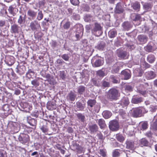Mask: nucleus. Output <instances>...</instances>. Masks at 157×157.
<instances>
[{"instance_id": "nucleus-1", "label": "nucleus", "mask_w": 157, "mask_h": 157, "mask_svg": "<svg viewBox=\"0 0 157 157\" xmlns=\"http://www.w3.org/2000/svg\"><path fill=\"white\" fill-rule=\"evenodd\" d=\"M120 96V94L118 90L114 88L110 89L107 95V98L110 101L116 100Z\"/></svg>"}, {"instance_id": "nucleus-2", "label": "nucleus", "mask_w": 157, "mask_h": 157, "mask_svg": "<svg viewBox=\"0 0 157 157\" xmlns=\"http://www.w3.org/2000/svg\"><path fill=\"white\" fill-rule=\"evenodd\" d=\"M109 129L113 132L118 131L119 128V125L118 122L115 120H113L109 122Z\"/></svg>"}, {"instance_id": "nucleus-3", "label": "nucleus", "mask_w": 157, "mask_h": 157, "mask_svg": "<svg viewBox=\"0 0 157 157\" xmlns=\"http://www.w3.org/2000/svg\"><path fill=\"white\" fill-rule=\"evenodd\" d=\"M131 111L134 117H137L141 116L142 110L140 107L133 108Z\"/></svg>"}, {"instance_id": "nucleus-4", "label": "nucleus", "mask_w": 157, "mask_h": 157, "mask_svg": "<svg viewBox=\"0 0 157 157\" xmlns=\"http://www.w3.org/2000/svg\"><path fill=\"white\" fill-rule=\"evenodd\" d=\"M145 78L147 80L153 79L156 77L157 75L155 72L152 71H148L145 74Z\"/></svg>"}, {"instance_id": "nucleus-5", "label": "nucleus", "mask_w": 157, "mask_h": 157, "mask_svg": "<svg viewBox=\"0 0 157 157\" xmlns=\"http://www.w3.org/2000/svg\"><path fill=\"white\" fill-rule=\"evenodd\" d=\"M19 140L22 143L27 142L29 140V137L27 134H21L18 138Z\"/></svg>"}, {"instance_id": "nucleus-6", "label": "nucleus", "mask_w": 157, "mask_h": 157, "mask_svg": "<svg viewBox=\"0 0 157 157\" xmlns=\"http://www.w3.org/2000/svg\"><path fill=\"white\" fill-rule=\"evenodd\" d=\"M8 11L10 14L14 16L18 12V9L15 5H12L9 7Z\"/></svg>"}, {"instance_id": "nucleus-7", "label": "nucleus", "mask_w": 157, "mask_h": 157, "mask_svg": "<svg viewBox=\"0 0 157 157\" xmlns=\"http://www.w3.org/2000/svg\"><path fill=\"white\" fill-rule=\"evenodd\" d=\"M126 148L131 150L134 149V142L132 140H127L125 142Z\"/></svg>"}, {"instance_id": "nucleus-8", "label": "nucleus", "mask_w": 157, "mask_h": 157, "mask_svg": "<svg viewBox=\"0 0 157 157\" xmlns=\"http://www.w3.org/2000/svg\"><path fill=\"white\" fill-rule=\"evenodd\" d=\"M44 77L46 78V80L49 82L50 84L54 85L56 84V80L54 79L53 77L51 76L50 74H46L45 76Z\"/></svg>"}, {"instance_id": "nucleus-9", "label": "nucleus", "mask_w": 157, "mask_h": 157, "mask_svg": "<svg viewBox=\"0 0 157 157\" xmlns=\"http://www.w3.org/2000/svg\"><path fill=\"white\" fill-rule=\"evenodd\" d=\"M124 10L122 7L120 2H118L116 5L114 9V13L116 14H121L124 12Z\"/></svg>"}, {"instance_id": "nucleus-10", "label": "nucleus", "mask_w": 157, "mask_h": 157, "mask_svg": "<svg viewBox=\"0 0 157 157\" xmlns=\"http://www.w3.org/2000/svg\"><path fill=\"white\" fill-rule=\"evenodd\" d=\"M83 32V29L82 27L78 28L75 34V37L77 39V40H79L80 35L82 36Z\"/></svg>"}, {"instance_id": "nucleus-11", "label": "nucleus", "mask_w": 157, "mask_h": 157, "mask_svg": "<svg viewBox=\"0 0 157 157\" xmlns=\"http://www.w3.org/2000/svg\"><path fill=\"white\" fill-rule=\"evenodd\" d=\"M88 128L90 132L91 133H94L96 132L98 129V127L96 124L89 125Z\"/></svg>"}, {"instance_id": "nucleus-12", "label": "nucleus", "mask_w": 157, "mask_h": 157, "mask_svg": "<svg viewBox=\"0 0 157 157\" xmlns=\"http://www.w3.org/2000/svg\"><path fill=\"white\" fill-rule=\"evenodd\" d=\"M20 27L18 25L14 24L11 27L10 32L12 33H18L19 32Z\"/></svg>"}, {"instance_id": "nucleus-13", "label": "nucleus", "mask_w": 157, "mask_h": 157, "mask_svg": "<svg viewBox=\"0 0 157 157\" xmlns=\"http://www.w3.org/2000/svg\"><path fill=\"white\" fill-rule=\"evenodd\" d=\"M30 26L31 29L33 31L36 30L40 27V24L36 21L31 22Z\"/></svg>"}, {"instance_id": "nucleus-14", "label": "nucleus", "mask_w": 157, "mask_h": 157, "mask_svg": "<svg viewBox=\"0 0 157 157\" xmlns=\"http://www.w3.org/2000/svg\"><path fill=\"white\" fill-rule=\"evenodd\" d=\"M98 124L101 129H104L106 127V125L104 120L103 119H100L98 120Z\"/></svg>"}, {"instance_id": "nucleus-15", "label": "nucleus", "mask_w": 157, "mask_h": 157, "mask_svg": "<svg viewBox=\"0 0 157 157\" xmlns=\"http://www.w3.org/2000/svg\"><path fill=\"white\" fill-rule=\"evenodd\" d=\"M121 74L124 75V79L125 80L129 79L131 77L130 71L129 70H123L121 71Z\"/></svg>"}, {"instance_id": "nucleus-16", "label": "nucleus", "mask_w": 157, "mask_h": 157, "mask_svg": "<svg viewBox=\"0 0 157 157\" xmlns=\"http://www.w3.org/2000/svg\"><path fill=\"white\" fill-rule=\"evenodd\" d=\"M132 7L135 10L138 11L140 10V3L136 1L131 4Z\"/></svg>"}, {"instance_id": "nucleus-17", "label": "nucleus", "mask_w": 157, "mask_h": 157, "mask_svg": "<svg viewBox=\"0 0 157 157\" xmlns=\"http://www.w3.org/2000/svg\"><path fill=\"white\" fill-rule=\"evenodd\" d=\"M96 103V100L94 99H90L88 101L87 104L90 110L93 107Z\"/></svg>"}, {"instance_id": "nucleus-18", "label": "nucleus", "mask_w": 157, "mask_h": 157, "mask_svg": "<svg viewBox=\"0 0 157 157\" xmlns=\"http://www.w3.org/2000/svg\"><path fill=\"white\" fill-rule=\"evenodd\" d=\"M117 54L118 56L121 59H125L128 58V56H127V52L126 51H120Z\"/></svg>"}, {"instance_id": "nucleus-19", "label": "nucleus", "mask_w": 157, "mask_h": 157, "mask_svg": "<svg viewBox=\"0 0 157 157\" xmlns=\"http://www.w3.org/2000/svg\"><path fill=\"white\" fill-rule=\"evenodd\" d=\"M138 40L142 43H145L147 42L148 38L144 35H140L138 36Z\"/></svg>"}, {"instance_id": "nucleus-20", "label": "nucleus", "mask_w": 157, "mask_h": 157, "mask_svg": "<svg viewBox=\"0 0 157 157\" xmlns=\"http://www.w3.org/2000/svg\"><path fill=\"white\" fill-rule=\"evenodd\" d=\"M73 147L75 148V150H76L77 153H81L83 150V147L78 144L76 143L75 144L73 145Z\"/></svg>"}, {"instance_id": "nucleus-21", "label": "nucleus", "mask_w": 157, "mask_h": 157, "mask_svg": "<svg viewBox=\"0 0 157 157\" xmlns=\"http://www.w3.org/2000/svg\"><path fill=\"white\" fill-rule=\"evenodd\" d=\"M47 109L49 110H53L56 108V105L51 101L49 102L47 104Z\"/></svg>"}, {"instance_id": "nucleus-22", "label": "nucleus", "mask_w": 157, "mask_h": 157, "mask_svg": "<svg viewBox=\"0 0 157 157\" xmlns=\"http://www.w3.org/2000/svg\"><path fill=\"white\" fill-rule=\"evenodd\" d=\"M143 101V99L142 97H134L132 98V102L134 104H138Z\"/></svg>"}, {"instance_id": "nucleus-23", "label": "nucleus", "mask_w": 157, "mask_h": 157, "mask_svg": "<svg viewBox=\"0 0 157 157\" xmlns=\"http://www.w3.org/2000/svg\"><path fill=\"white\" fill-rule=\"evenodd\" d=\"M101 26L100 24L97 23H95L94 28L92 29V32L94 33L98 31L101 30Z\"/></svg>"}, {"instance_id": "nucleus-24", "label": "nucleus", "mask_w": 157, "mask_h": 157, "mask_svg": "<svg viewBox=\"0 0 157 157\" xmlns=\"http://www.w3.org/2000/svg\"><path fill=\"white\" fill-rule=\"evenodd\" d=\"M76 107L78 109V111H83L85 107V104H82L79 102H77L76 103Z\"/></svg>"}, {"instance_id": "nucleus-25", "label": "nucleus", "mask_w": 157, "mask_h": 157, "mask_svg": "<svg viewBox=\"0 0 157 157\" xmlns=\"http://www.w3.org/2000/svg\"><path fill=\"white\" fill-rule=\"evenodd\" d=\"M110 78L113 83L117 84L120 82V80H119L118 78L114 75H111L110 76Z\"/></svg>"}, {"instance_id": "nucleus-26", "label": "nucleus", "mask_w": 157, "mask_h": 157, "mask_svg": "<svg viewBox=\"0 0 157 157\" xmlns=\"http://www.w3.org/2000/svg\"><path fill=\"white\" fill-rule=\"evenodd\" d=\"M37 14V12L34 11L29 9L27 12V15L29 17L32 18L35 17Z\"/></svg>"}, {"instance_id": "nucleus-27", "label": "nucleus", "mask_w": 157, "mask_h": 157, "mask_svg": "<svg viewBox=\"0 0 157 157\" xmlns=\"http://www.w3.org/2000/svg\"><path fill=\"white\" fill-rule=\"evenodd\" d=\"M147 61L150 63H153L155 60V56L152 54L149 55L147 57Z\"/></svg>"}, {"instance_id": "nucleus-28", "label": "nucleus", "mask_w": 157, "mask_h": 157, "mask_svg": "<svg viewBox=\"0 0 157 157\" xmlns=\"http://www.w3.org/2000/svg\"><path fill=\"white\" fill-rule=\"evenodd\" d=\"M103 117L105 119H108L112 116V113L108 111H104L102 113Z\"/></svg>"}, {"instance_id": "nucleus-29", "label": "nucleus", "mask_w": 157, "mask_h": 157, "mask_svg": "<svg viewBox=\"0 0 157 157\" xmlns=\"http://www.w3.org/2000/svg\"><path fill=\"white\" fill-rule=\"evenodd\" d=\"M78 118L80 121L82 122H84L85 121V117L84 115L81 113H78L76 114Z\"/></svg>"}, {"instance_id": "nucleus-30", "label": "nucleus", "mask_w": 157, "mask_h": 157, "mask_svg": "<svg viewBox=\"0 0 157 157\" xmlns=\"http://www.w3.org/2000/svg\"><path fill=\"white\" fill-rule=\"evenodd\" d=\"M129 102L128 98H124L122 99L121 104L124 106H127L129 104Z\"/></svg>"}, {"instance_id": "nucleus-31", "label": "nucleus", "mask_w": 157, "mask_h": 157, "mask_svg": "<svg viewBox=\"0 0 157 157\" xmlns=\"http://www.w3.org/2000/svg\"><path fill=\"white\" fill-rule=\"evenodd\" d=\"M103 61L100 59H96L95 61L94 65L95 67H100L103 65Z\"/></svg>"}, {"instance_id": "nucleus-32", "label": "nucleus", "mask_w": 157, "mask_h": 157, "mask_svg": "<svg viewBox=\"0 0 157 157\" xmlns=\"http://www.w3.org/2000/svg\"><path fill=\"white\" fill-rule=\"evenodd\" d=\"M68 97L71 101H74L75 99L76 95L73 92L71 91L68 94Z\"/></svg>"}, {"instance_id": "nucleus-33", "label": "nucleus", "mask_w": 157, "mask_h": 157, "mask_svg": "<svg viewBox=\"0 0 157 157\" xmlns=\"http://www.w3.org/2000/svg\"><path fill=\"white\" fill-rule=\"evenodd\" d=\"M100 110V108L98 105H95L93 108L90 110L93 113H98Z\"/></svg>"}, {"instance_id": "nucleus-34", "label": "nucleus", "mask_w": 157, "mask_h": 157, "mask_svg": "<svg viewBox=\"0 0 157 157\" xmlns=\"http://www.w3.org/2000/svg\"><path fill=\"white\" fill-rule=\"evenodd\" d=\"M86 90V87L83 86H80L78 87V93L81 95Z\"/></svg>"}, {"instance_id": "nucleus-35", "label": "nucleus", "mask_w": 157, "mask_h": 157, "mask_svg": "<svg viewBox=\"0 0 157 157\" xmlns=\"http://www.w3.org/2000/svg\"><path fill=\"white\" fill-rule=\"evenodd\" d=\"M132 18L133 21H136L140 20L141 18V17L140 14H134L132 15Z\"/></svg>"}, {"instance_id": "nucleus-36", "label": "nucleus", "mask_w": 157, "mask_h": 157, "mask_svg": "<svg viewBox=\"0 0 157 157\" xmlns=\"http://www.w3.org/2000/svg\"><path fill=\"white\" fill-rule=\"evenodd\" d=\"M117 33L116 31L114 30H111L109 32V36L110 38L115 37L117 35Z\"/></svg>"}, {"instance_id": "nucleus-37", "label": "nucleus", "mask_w": 157, "mask_h": 157, "mask_svg": "<svg viewBox=\"0 0 157 157\" xmlns=\"http://www.w3.org/2000/svg\"><path fill=\"white\" fill-rule=\"evenodd\" d=\"M116 137L117 140L121 142H122L124 140V137L121 134H117Z\"/></svg>"}, {"instance_id": "nucleus-38", "label": "nucleus", "mask_w": 157, "mask_h": 157, "mask_svg": "<svg viewBox=\"0 0 157 157\" xmlns=\"http://www.w3.org/2000/svg\"><path fill=\"white\" fill-rule=\"evenodd\" d=\"M28 123L32 126L35 127L37 124V121L33 118H31L28 121Z\"/></svg>"}, {"instance_id": "nucleus-39", "label": "nucleus", "mask_w": 157, "mask_h": 157, "mask_svg": "<svg viewBox=\"0 0 157 157\" xmlns=\"http://www.w3.org/2000/svg\"><path fill=\"white\" fill-rule=\"evenodd\" d=\"M120 69L119 66H117L116 64H114L112 70V73H117L119 71Z\"/></svg>"}, {"instance_id": "nucleus-40", "label": "nucleus", "mask_w": 157, "mask_h": 157, "mask_svg": "<svg viewBox=\"0 0 157 157\" xmlns=\"http://www.w3.org/2000/svg\"><path fill=\"white\" fill-rule=\"evenodd\" d=\"M59 76L62 79L64 80L66 77V75L64 71H59Z\"/></svg>"}, {"instance_id": "nucleus-41", "label": "nucleus", "mask_w": 157, "mask_h": 157, "mask_svg": "<svg viewBox=\"0 0 157 157\" xmlns=\"http://www.w3.org/2000/svg\"><path fill=\"white\" fill-rule=\"evenodd\" d=\"M151 128L155 131L157 130V119L153 122L151 125Z\"/></svg>"}, {"instance_id": "nucleus-42", "label": "nucleus", "mask_w": 157, "mask_h": 157, "mask_svg": "<svg viewBox=\"0 0 157 157\" xmlns=\"http://www.w3.org/2000/svg\"><path fill=\"white\" fill-rule=\"evenodd\" d=\"M140 144L141 146H147L148 144V141L145 138H143L140 140Z\"/></svg>"}, {"instance_id": "nucleus-43", "label": "nucleus", "mask_w": 157, "mask_h": 157, "mask_svg": "<svg viewBox=\"0 0 157 157\" xmlns=\"http://www.w3.org/2000/svg\"><path fill=\"white\" fill-rule=\"evenodd\" d=\"M99 153L103 157H106V151L105 149H100Z\"/></svg>"}, {"instance_id": "nucleus-44", "label": "nucleus", "mask_w": 157, "mask_h": 157, "mask_svg": "<svg viewBox=\"0 0 157 157\" xmlns=\"http://www.w3.org/2000/svg\"><path fill=\"white\" fill-rule=\"evenodd\" d=\"M123 27L124 29L128 30L130 28V25L128 22H124L123 23Z\"/></svg>"}, {"instance_id": "nucleus-45", "label": "nucleus", "mask_w": 157, "mask_h": 157, "mask_svg": "<svg viewBox=\"0 0 157 157\" xmlns=\"http://www.w3.org/2000/svg\"><path fill=\"white\" fill-rule=\"evenodd\" d=\"M40 129L42 132L44 133L47 132L48 130V127L45 125H43L42 126Z\"/></svg>"}, {"instance_id": "nucleus-46", "label": "nucleus", "mask_w": 157, "mask_h": 157, "mask_svg": "<svg viewBox=\"0 0 157 157\" xmlns=\"http://www.w3.org/2000/svg\"><path fill=\"white\" fill-rule=\"evenodd\" d=\"M91 82L95 86H99L100 85L99 82L95 78H93L91 80Z\"/></svg>"}, {"instance_id": "nucleus-47", "label": "nucleus", "mask_w": 157, "mask_h": 157, "mask_svg": "<svg viewBox=\"0 0 157 157\" xmlns=\"http://www.w3.org/2000/svg\"><path fill=\"white\" fill-rule=\"evenodd\" d=\"M70 22L68 21L63 25V27L64 29H68L70 27Z\"/></svg>"}, {"instance_id": "nucleus-48", "label": "nucleus", "mask_w": 157, "mask_h": 157, "mask_svg": "<svg viewBox=\"0 0 157 157\" xmlns=\"http://www.w3.org/2000/svg\"><path fill=\"white\" fill-rule=\"evenodd\" d=\"M120 155V153L117 149L114 150L112 154L113 157H118Z\"/></svg>"}, {"instance_id": "nucleus-49", "label": "nucleus", "mask_w": 157, "mask_h": 157, "mask_svg": "<svg viewBox=\"0 0 157 157\" xmlns=\"http://www.w3.org/2000/svg\"><path fill=\"white\" fill-rule=\"evenodd\" d=\"M105 46V44L103 42H101L97 46V48L99 50H103Z\"/></svg>"}, {"instance_id": "nucleus-50", "label": "nucleus", "mask_w": 157, "mask_h": 157, "mask_svg": "<svg viewBox=\"0 0 157 157\" xmlns=\"http://www.w3.org/2000/svg\"><path fill=\"white\" fill-rule=\"evenodd\" d=\"M30 73H32L33 74H34V71H32L31 69H29L26 73V77L29 78H31V77L30 76Z\"/></svg>"}, {"instance_id": "nucleus-51", "label": "nucleus", "mask_w": 157, "mask_h": 157, "mask_svg": "<svg viewBox=\"0 0 157 157\" xmlns=\"http://www.w3.org/2000/svg\"><path fill=\"white\" fill-rule=\"evenodd\" d=\"M97 74L100 77H103L105 75L104 72L101 70H99L97 71Z\"/></svg>"}, {"instance_id": "nucleus-52", "label": "nucleus", "mask_w": 157, "mask_h": 157, "mask_svg": "<svg viewBox=\"0 0 157 157\" xmlns=\"http://www.w3.org/2000/svg\"><path fill=\"white\" fill-rule=\"evenodd\" d=\"M124 89L125 90H127L129 91L132 90V86L128 85H126L124 86Z\"/></svg>"}, {"instance_id": "nucleus-53", "label": "nucleus", "mask_w": 157, "mask_h": 157, "mask_svg": "<svg viewBox=\"0 0 157 157\" xmlns=\"http://www.w3.org/2000/svg\"><path fill=\"white\" fill-rule=\"evenodd\" d=\"M148 124L147 122H144L141 125V128L143 130H145L147 128Z\"/></svg>"}, {"instance_id": "nucleus-54", "label": "nucleus", "mask_w": 157, "mask_h": 157, "mask_svg": "<svg viewBox=\"0 0 157 157\" xmlns=\"http://www.w3.org/2000/svg\"><path fill=\"white\" fill-rule=\"evenodd\" d=\"M72 17L73 19L77 20L80 19V16L78 14L73 13Z\"/></svg>"}, {"instance_id": "nucleus-55", "label": "nucleus", "mask_w": 157, "mask_h": 157, "mask_svg": "<svg viewBox=\"0 0 157 157\" xmlns=\"http://www.w3.org/2000/svg\"><path fill=\"white\" fill-rule=\"evenodd\" d=\"M12 58L11 59L10 58H8V63L10 66L13 65L14 63V60L13 59V57H12Z\"/></svg>"}, {"instance_id": "nucleus-56", "label": "nucleus", "mask_w": 157, "mask_h": 157, "mask_svg": "<svg viewBox=\"0 0 157 157\" xmlns=\"http://www.w3.org/2000/svg\"><path fill=\"white\" fill-rule=\"evenodd\" d=\"M102 85L103 86L105 87H109L110 86V83L108 82L103 80L102 82Z\"/></svg>"}, {"instance_id": "nucleus-57", "label": "nucleus", "mask_w": 157, "mask_h": 157, "mask_svg": "<svg viewBox=\"0 0 157 157\" xmlns=\"http://www.w3.org/2000/svg\"><path fill=\"white\" fill-rule=\"evenodd\" d=\"M43 14L42 13V11H39L38 13V14L37 17V19L38 20H40L43 18Z\"/></svg>"}, {"instance_id": "nucleus-58", "label": "nucleus", "mask_w": 157, "mask_h": 157, "mask_svg": "<svg viewBox=\"0 0 157 157\" xmlns=\"http://www.w3.org/2000/svg\"><path fill=\"white\" fill-rule=\"evenodd\" d=\"M62 58L66 61H68L69 57L68 54H64L61 56Z\"/></svg>"}, {"instance_id": "nucleus-59", "label": "nucleus", "mask_w": 157, "mask_h": 157, "mask_svg": "<svg viewBox=\"0 0 157 157\" xmlns=\"http://www.w3.org/2000/svg\"><path fill=\"white\" fill-rule=\"evenodd\" d=\"M32 84L33 86H37L39 85V83L37 80L35 79L31 81Z\"/></svg>"}, {"instance_id": "nucleus-60", "label": "nucleus", "mask_w": 157, "mask_h": 157, "mask_svg": "<svg viewBox=\"0 0 157 157\" xmlns=\"http://www.w3.org/2000/svg\"><path fill=\"white\" fill-rule=\"evenodd\" d=\"M71 4L74 5H77L79 3V0H70Z\"/></svg>"}, {"instance_id": "nucleus-61", "label": "nucleus", "mask_w": 157, "mask_h": 157, "mask_svg": "<svg viewBox=\"0 0 157 157\" xmlns=\"http://www.w3.org/2000/svg\"><path fill=\"white\" fill-rule=\"evenodd\" d=\"M119 113L120 115L122 117H124L125 116V115L126 114V112L125 111H124L123 109H121L120 110Z\"/></svg>"}, {"instance_id": "nucleus-62", "label": "nucleus", "mask_w": 157, "mask_h": 157, "mask_svg": "<svg viewBox=\"0 0 157 157\" xmlns=\"http://www.w3.org/2000/svg\"><path fill=\"white\" fill-rule=\"evenodd\" d=\"M97 136L99 139L102 140L103 139V136L101 132H99L97 134Z\"/></svg>"}, {"instance_id": "nucleus-63", "label": "nucleus", "mask_w": 157, "mask_h": 157, "mask_svg": "<svg viewBox=\"0 0 157 157\" xmlns=\"http://www.w3.org/2000/svg\"><path fill=\"white\" fill-rule=\"evenodd\" d=\"M57 63L62 65L63 63H65L63 61L62 59H58L56 60Z\"/></svg>"}, {"instance_id": "nucleus-64", "label": "nucleus", "mask_w": 157, "mask_h": 157, "mask_svg": "<svg viewBox=\"0 0 157 157\" xmlns=\"http://www.w3.org/2000/svg\"><path fill=\"white\" fill-rule=\"evenodd\" d=\"M23 19L21 16H20L18 20V22L19 24H21L23 23Z\"/></svg>"}]
</instances>
